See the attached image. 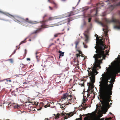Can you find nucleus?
I'll list each match as a JSON object with an SVG mask.
<instances>
[{
	"label": "nucleus",
	"instance_id": "nucleus-1",
	"mask_svg": "<svg viewBox=\"0 0 120 120\" xmlns=\"http://www.w3.org/2000/svg\"><path fill=\"white\" fill-rule=\"evenodd\" d=\"M120 72L118 69L114 72L106 73L103 74L99 82L100 87V97L102 101H101L104 107L108 109L110 107L109 102L112 101L111 99L112 94V90L113 84L115 81L116 75Z\"/></svg>",
	"mask_w": 120,
	"mask_h": 120
},
{
	"label": "nucleus",
	"instance_id": "nucleus-2",
	"mask_svg": "<svg viewBox=\"0 0 120 120\" xmlns=\"http://www.w3.org/2000/svg\"><path fill=\"white\" fill-rule=\"evenodd\" d=\"M107 55L101 54L100 53H96L94 55L93 57L95 58V61L93 64L94 66L92 68H88V69L91 70H87L88 72V76L90 77V79H92L95 80V76L97 74H98V72L97 70H98V69H100L101 67L100 64L102 63V61L103 59L105 60L106 57Z\"/></svg>",
	"mask_w": 120,
	"mask_h": 120
},
{
	"label": "nucleus",
	"instance_id": "nucleus-3",
	"mask_svg": "<svg viewBox=\"0 0 120 120\" xmlns=\"http://www.w3.org/2000/svg\"><path fill=\"white\" fill-rule=\"evenodd\" d=\"M96 39H98L96 41L97 44L96 46L94 47L95 49H96V51L97 53H100L103 55H109L107 53V51L105 52L104 50L106 48V46L104 44L103 42L101 39H100L98 38V36L97 34ZM107 51V50H106Z\"/></svg>",
	"mask_w": 120,
	"mask_h": 120
},
{
	"label": "nucleus",
	"instance_id": "nucleus-4",
	"mask_svg": "<svg viewBox=\"0 0 120 120\" xmlns=\"http://www.w3.org/2000/svg\"><path fill=\"white\" fill-rule=\"evenodd\" d=\"M119 14L120 15V11H119ZM104 20L106 24V25H105L104 24L101 23V25L103 26H106V25L108 23H109L111 22H113L115 23L116 25L114 26V28L118 29H120V21L119 19H113L112 20H110L105 18Z\"/></svg>",
	"mask_w": 120,
	"mask_h": 120
},
{
	"label": "nucleus",
	"instance_id": "nucleus-5",
	"mask_svg": "<svg viewBox=\"0 0 120 120\" xmlns=\"http://www.w3.org/2000/svg\"><path fill=\"white\" fill-rule=\"evenodd\" d=\"M72 96L70 94L65 93L63 95L62 97L61 101H65L67 105L68 104H71L73 101V99H72Z\"/></svg>",
	"mask_w": 120,
	"mask_h": 120
},
{
	"label": "nucleus",
	"instance_id": "nucleus-6",
	"mask_svg": "<svg viewBox=\"0 0 120 120\" xmlns=\"http://www.w3.org/2000/svg\"><path fill=\"white\" fill-rule=\"evenodd\" d=\"M56 19H57L55 18V17H49L48 19L44 20L42 22H41V25L40 26L38 30L35 31L34 32V33H36L38 32V31L41 30L42 29L45 28L46 27L48 26L46 23L48 21H51Z\"/></svg>",
	"mask_w": 120,
	"mask_h": 120
},
{
	"label": "nucleus",
	"instance_id": "nucleus-7",
	"mask_svg": "<svg viewBox=\"0 0 120 120\" xmlns=\"http://www.w3.org/2000/svg\"><path fill=\"white\" fill-rule=\"evenodd\" d=\"M91 81V82L88 83V89L87 91L86 92H87V98L90 95V94L89 93V92L90 90L93 89V88L94 87V83L95 82V80L92 79H90Z\"/></svg>",
	"mask_w": 120,
	"mask_h": 120
},
{
	"label": "nucleus",
	"instance_id": "nucleus-8",
	"mask_svg": "<svg viewBox=\"0 0 120 120\" xmlns=\"http://www.w3.org/2000/svg\"><path fill=\"white\" fill-rule=\"evenodd\" d=\"M73 20V19L72 18H70L68 19H66L65 20L62 21L58 22L56 23V26H59L67 22H68L67 24H68L69 23V22Z\"/></svg>",
	"mask_w": 120,
	"mask_h": 120
},
{
	"label": "nucleus",
	"instance_id": "nucleus-9",
	"mask_svg": "<svg viewBox=\"0 0 120 120\" xmlns=\"http://www.w3.org/2000/svg\"><path fill=\"white\" fill-rule=\"evenodd\" d=\"M80 41V40L79 39L76 41L75 42V49L76 51H78L79 52L80 54H82V52L80 50V49L79 47H77V45H78Z\"/></svg>",
	"mask_w": 120,
	"mask_h": 120
},
{
	"label": "nucleus",
	"instance_id": "nucleus-10",
	"mask_svg": "<svg viewBox=\"0 0 120 120\" xmlns=\"http://www.w3.org/2000/svg\"><path fill=\"white\" fill-rule=\"evenodd\" d=\"M27 23L30 24L33 23L32 21L30 20L28 18H26L25 19H23V23H22L23 25L25 26H27L28 24Z\"/></svg>",
	"mask_w": 120,
	"mask_h": 120
},
{
	"label": "nucleus",
	"instance_id": "nucleus-11",
	"mask_svg": "<svg viewBox=\"0 0 120 120\" xmlns=\"http://www.w3.org/2000/svg\"><path fill=\"white\" fill-rule=\"evenodd\" d=\"M89 29H87L84 32V35L85 37V41L86 42H88L89 38Z\"/></svg>",
	"mask_w": 120,
	"mask_h": 120
},
{
	"label": "nucleus",
	"instance_id": "nucleus-12",
	"mask_svg": "<svg viewBox=\"0 0 120 120\" xmlns=\"http://www.w3.org/2000/svg\"><path fill=\"white\" fill-rule=\"evenodd\" d=\"M120 6V1L117 3H115L113 5H111L109 6V8L111 11L113 10L116 7Z\"/></svg>",
	"mask_w": 120,
	"mask_h": 120
},
{
	"label": "nucleus",
	"instance_id": "nucleus-13",
	"mask_svg": "<svg viewBox=\"0 0 120 120\" xmlns=\"http://www.w3.org/2000/svg\"><path fill=\"white\" fill-rule=\"evenodd\" d=\"M14 18L16 21H18L20 22L22 24L23 23V18L18 16H15Z\"/></svg>",
	"mask_w": 120,
	"mask_h": 120
},
{
	"label": "nucleus",
	"instance_id": "nucleus-14",
	"mask_svg": "<svg viewBox=\"0 0 120 120\" xmlns=\"http://www.w3.org/2000/svg\"><path fill=\"white\" fill-rule=\"evenodd\" d=\"M58 104L60 105V107L62 110H64L66 107V104L65 103H64L63 104L60 103H58Z\"/></svg>",
	"mask_w": 120,
	"mask_h": 120
},
{
	"label": "nucleus",
	"instance_id": "nucleus-15",
	"mask_svg": "<svg viewBox=\"0 0 120 120\" xmlns=\"http://www.w3.org/2000/svg\"><path fill=\"white\" fill-rule=\"evenodd\" d=\"M0 13L4 14L8 16H9L10 17H13V16L12 15L10 14L9 13H5L4 12L2 11H0Z\"/></svg>",
	"mask_w": 120,
	"mask_h": 120
},
{
	"label": "nucleus",
	"instance_id": "nucleus-16",
	"mask_svg": "<svg viewBox=\"0 0 120 120\" xmlns=\"http://www.w3.org/2000/svg\"><path fill=\"white\" fill-rule=\"evenodd\" d=\"M76 113V112L75 111H74L72 112H71L69 113H67L68 114V116H69L70 117H71L74 114H75Z\"/></svg>",
	"mask_w": 120,
	"mask_h": 120
},
{
	"label": "nucleus",
	"instance_id": "nucleus-17",
	"mask_svg": "<svg viewBox=\"0 0 120 120\" xmlns=\"http://www.w3.org/2000/svg\"><path fill=\"white\" fill-rule=\"evenodd\" d=\"M39 53V52H37L35 54L36 55V57L37 60V61L38 62H39V61L40 60V56H38L37 55V54H38Z\"/></svg>",
	"mask_w": 120,
	"mask_h": 120
},
{
	"label": "nucleus",
	"instance_id": "nucleus-18",
	"mask_svg": "<svg viewBox=\"0 0 120 120\" xmlns=\"http://www.w3.org/2000/svg\"><path fill=\"white\" fill-rule=\"evenodd\" d=\"M59 53H60L59 54V58H60L61 56H63L64 52H62V51H59L58 52Z\"/></svg>",
	"mask_w": 120,
	"mask_h": 120
},
{
	"label": "nucleus",
	"instance_id": "nucleus-19",
	"mask_svg": "<svg viewBox=\"0 0 120 120\" xmlns=\"http://www.w3.org/2000/svg\"><path fill=\"white\" fill-rule=\"evenodd\" d=\"M68 17H69L70 16L73 15H74V12L72 11H71L68 13Z\"/></svg>",
	"mask_w": 120,
	"mask_h": 120
},
{
	"label": "nucleus",
	"instance_id": "nucleus-20",
	"mask_svg": "<svg viewBox=\"0 0 120 120\" xmlns=\"http://www.w3.org/2000/svg\"><path fill=\"white\" fill-rule=\"evenodd\" d=\"M26 39H25L24 40L21 41V42H20V43L19 44V45H20L21 44L23 43H25V42H26Z\"/></svg>",
	"mask_w": 120,
	"mask_h": 120
},
{
	"label": "nucleus",
	"instance_id": "nucleus-21",
	"mask_svg": "<svg viewBox=\"0 0 120 120\" xmlns=\"http://www.w3.org/2000/svg\"><path fill=\"white\" fill-rule=\"evenodd\" d=\"M83 106L81 105V106H79V109L80 110H83Z\"/></svg>",
	"mask_w": 120,
	"mask_h": 120
},
{
	"label": "nucleus",
	"instance_id": "nucleus-22",
	"mask_svg": "<svg viewBox=\"0 0 120 120\" xmlns=\"http://www.w3.org/2000/svg\"><path fill=\"white\" fill-rule=\"evenodd\" d=\"M59 115H59V114H57V115L55 116V118L58 119V118H59Z\"/></svg>",
	"mask_w": 120,
	"mask_h": 120
},
{
	"label": "nucleus",
	"instance_id": "nucleus-23",
	"mask_svg": "<svg viewBox=\"0 0 120 120\" xmlns=\"http://www.w3.org/2000/svg\"><path fill=\"white\" fill-rule=\"evenodd\" d=\"M8 60V61H10V62L11 63H13V60L12 59H9Z\"/></svg>",
	"mask_w": 120,
	"mask_h": 120
},
{
	"label": "nucleus",
	"instance_id": "nucleus-24",
	"mask_svg": "<svg viewBox=\"0 0 120 120\" xmlns=\"http://www.w3.org/2000/svg\"><path fill=\"white\" fill-rule=\"evenodd\" d=\"M47 16V14H45L44 15V16H43V19H45V18Z\"/></svg>",
	"mask_w": 120,
	"mask_h": 120
},
{
	"label": "nucleus",
	"instance_id": "nucleus-25",
	"mask_svg": "<svg viewBox=\"0 0 120 120\" xmlns=\"http://www.w3.org/2000/svg\"><path fill=\"white\" fill-rule=\"evenodd\" d=\"M20 107L19 105H17L15 106H14L15 108H19Z\"/></svg>",
	"mask_w": 120,
	"mask_h": 120
},
{
	"label": "nucleus",
	"instance_id": "nucleus-26",
	"mask_svg": "<svg viewBox=\"0 0 120 120\" xmlns=\"http://www.w3.org/2000/svg\"><path fill=\"white\" fill-rule=\"evenodd\" d=\"M83 45H84V47L85 48H87V45H86L84 43H83Z\"/></svg>",
	"mask_w": 120,
	"mask_h": 120
},
{
	"label": "nucleus",
	"instance_id": "nucleus-27",
	"mask_svg": "<svg viewBox=\"0 0 120 120\" xmlns=\"http://www.w3.org/2000/svg\"><path fill=\"white\" fill-rule=\"evenodd\" d=\"M82 115H81V114H80V118H79L78 119L79 120H82Z\"/></svg>",
	"mask_w": 120,
	"mask_h": 120
},
{
	"label": "nucleus",
	"instance_id": "nucleus-28",
	"mask_svg": "<svg viewBox=\"0 0 120 120\" xmlns=\"http://www.w3.org/2000/svg\"><path fill=\"white\" fill-rule=\"evenodd\" d=\"M79 84L80 85H81V86L82 87V86H84V83H83V82L82 83H81V84Z\"/></svg>",
	"mask_w": 120,
	"mask_h": 120
},
{
	"label": "nucleus",
	"instance_id": "nucleus-29",
	"mask_svg": "<svg viewBox=\"0 0 120 120\" xmlns=\"http://www.w3.org/2000/svg\"><path fill=\"white\" fill-rule=\"evenodd\" d=\"M79 54L78 53V54H76V56L77 57H78L79 56V57H80V54H79Z\"/></svg>",
	"mask_w": 120,
	"mask_h": 120
},
{
	"label": "nucleus",
	"instance_id": "nucleus-30",
	"mask_svg": "<svg viewBox=\"0 0 120 120\" xmlns=\"http://www.w3.org/2000/svg\"><path fill=\"white\" fill-rule=\"evenodd\" d=\"M54 4L55 5L54 7L56 8H57V4L55 3H54Z\"/></svg>",
	"mask_w": 120,
	"mask_h": 120
},
{
	"label": "nucleus",
	"instance_id": "nucleus-31",
	"mask_svg": "<svg viewBox=\"0 0 120 120\" xmlns=\"http://www.w3.org/2000/svg\"><path fill=\"white\" fill-rule=\"evenodd\" d=\"M49 9L51 10H52L53 9V8L50 6H49Z\"/></svg>",
	"mask_w": 120,
	"mask_h": 120
},
{
	"label": "nucleus",
	"instance_id": "nucleus-32",
	"mask_svg": "<svg viewBox=\"0 0 120 120\" xmlns=\"http://www.w3.org/2000/svg\"><path fill=\"white\" fill-rule=\"evenodd\" d=\"M91 18H89L88 19V22H90L91 21Z\"/></svg>",
	"mask_w": 120,
	"mask_h": 120
},
{
	"label": "nucleus",
	"instance_id": "nucleus-33",
	"mask_svg": "<svg viewBox=\"0 0 120 120\" xmlns=\"http://www.w3.org/2000/svg\"><path fill=\"white\" fill-rule=\"evenodd\" d=\"M88 107H84V106H83V110H85V109H86Z\"/></svg>",
	"mask_w": 120,
	"mask_h": 120
},
{
	"label": "nucleus",
	"instance_id": "nucleus-34",
	"mask_svg": "<svg viewBox=\"0 0 120 120\" xmlns=\"http://www.w3.org/2000/svg\"><path fill=\"white\" fill-rule=\"evenodd\" d=\"M79 64H78V63H77V64H76V65H77V66H78V65H79ZM78 69H79V66H78Z\"/></svg>",
	"mask_w": 120,
	"mask_h": 120
},
{
	"label": "nucleus",
	"instance_id": "nucleus-35",
	"mask_svg": "<svg viewBox=\"0 0 120 120\" xmlns=\"http://www.w3.org/2000/svg\"><path fill=\"white\" fill-rule=\"evenodd\" d=\"M25 55H26L27 53V51L26 49H25Z\"/></svg>",
	"mask_w": 120,
	"mask_h": 120
},
{
	"label": "nucleus",
	"instance_id": "nucleus-36",
	"mask_svg": "<svg viewBox=\"0 0 120 120\" xmlns=\"http://www.w3.org/2000/svg\"><path fill=\"white\" fill-rule=\"evenodd\" d=\"M35 104H34V105H38V102H35Z\"/></svg>",
	"mask_w": 120,
	"mask_h": 120
},
{
	"label": "nucleus",
	"instance_id": "nucleus-37",
	"mask_svg": "<svg viewBox=\"0 0 120 120\" xmlns=\"http://www.w3.org/2000/svg\"><path fill=\"white\" fill-rule=\"evenodd\" d=\"M48 106V105H46L44 107L45 108H46Z\"/></svg>",
	"mask_w": 120,
	"mask_h": 120
},
{
	"label": "nucleus",
	"instance_id": "nucleus-38",
	"mask_svg": "<svg viewBox=\"0 0 120 120\" xmlns=\"http://www.w3.org/2000/svg\"><path fill=\"white\" fill-rule=\"evenodd\" d=\"M27 60H30V58H27Z\"/></svg>",
	"mask_w": 120,
	"mask_h": 120
},
{
	"label": "nucleus",
	"instance_id": "nucleus-39",
	"mask_svg": "<svg viewBox=\"0 0 120 120\" xmlns=\"http://www.w3.org/2000/svg\"><path fill=\"white\" fill-rule=\"evenodd\" d=\"M32 103L33 104V105H34V104H35V102H32Z\"/></svg>",
	"mask_w": 120,
	"mask_h": 120
},
{
	"label": "nucleus",
	"instance_id": "nucleus-40",
	"mask_svg": "<svg viewBox=\"0 0 120 120\" xmlns=\"http://www.w3.org/2000/svg\"><path fill=\"white\" fill-rule=\"evenodd\" d=\"M6 80H7V81H9V82H11V80H7V79H6Z\"/></svg>",
	"mask_w": 120,
	"mask_h": 120
},
{
	"label": "nucleus",
	"instance_id": "nucleus-41",
	"mask_svg": "<svg viewBox=\"0 0 120 120\" xmlns=\"http://www.w3.org/2000/svg\"><path fill=\"white\" fill-rule=\"evenodd\" d=\"M15 52H16V50H14V52H13V53H12V55L14 54V53H15Z\"/></svg>",
	"mask_w": 120,
	"mask_h": 120
},
{
	"label": "nucleus",
	"instance_id": "nucleus-42",
	"mask_svg": "<svg viewBox=\"0 0 120 120\" xmlns=\"http://www.w3.org/2000/svg\"><path fill=\"white\" fill-rule=\"evenodd\" d=\"M93 91H94L93 90H91L90 91V92L91 93H92L93 92Z\"/></svg>",
	"mask_w": 120,
	"mask_h": 120
},
{
	"label": "nucleus",
	"instance_id": "nucleus-43",
	"mask_svg": "<svg viewBox=\"0 0 120 120\" xmlns=\"http://www.w3.org/2000/svg\"><path fill=\"white\" fill-rule=\"evenodd\" d=\"M54 44L53 43H52L51 44H50V45H49V46H51L52 45H53Z\"/></svg>",
	"mask_w": 120,
	"mask_h": 120
},
{
	"label": "nucleus",
	"instance_id": "nucleus-44",
	"mask_svg": "<svg viewBox=\"0 0 120 120\" xmlns=\"http://www.w3.org/2000/svg\"><path fill=\"white\" fill-rule=\"evenodd\" d=\"M54 36H55V37H57V34L55 35H54Z\"/></svg>",
	"mask_w": 120,
	"mask_h": 120
},
{
	"label": "nucleus",
	"instance_id": "nucleus-45",
	"mask_svg": "<svg viewBox=\"0 0 120 120\" xmlns=\"http://www.w3.org/2000/svg\"><path fill=\"white\" fill-rule=\"evenodd\" d=\"M85 93H84V95H83V96H84V97H86V96H85Z\"/></svg>",
	"mask_w": 120,
	"mask_h": 120
},
{
	"label": "nucleus",
	"instance_id": "nucleus-46",
	"mask_svg": "<svg viewBox=\"0 0 120 120\" xmlns=\"http://www.w3.org/2000/svg\"><path fill=\"white\" fill-rule=\"evenodd\" d=\"M109 113L110 114L113 115V114L112 113H111V112H110Z\"/></svg>",
	"mask_w": 120,
	"mask_h": 120
},
{
	"label": "nucleus",
	"instance_id": "nucleus-47",
	"mask_svg": "<svg viewBox=\"0 0 120 120\" xmlns=\"http://www.w3.org/2000/svg\"><path fill=\"white\" fill-rule=\"evenodd\" d=\"M69 28H68V30H68V31L69 30Z\"/></svg>",
	"mask_w": 120,
	"mask_h": 120
},
{
	"label": "nucleus",
	"instance_id": "nucleus-48",
	"mask_svg": "<svg viewBox=\"0 0 120 120\" xmlns=\"http://www.w3.org/2000/svg\"><path fill=\"white\" fill-rule=\"evenodd\" d=\"M112 103H110V104L111 105H112Z\"/></svg>",
	"mask_w": 120,
	"mask_h": 120
},
{
	"label": "nucleus",
	"instance_id": "nucleus-49",
	"mask_svg": "<svg viewBox=\"0 0 120 120\" xmlns=\"http://www.w3.org/2000/svg\"><path fill=\"white\" fill-rule=\"evenodd\" d=\"M103 31H104V29H103Z\"/></svg>",
	"mask_w": 120,
	"mask_h": 120
},
{
	"label": "nucleus",
	"instance_id": "nucleus-50",
	"mask_svg": "<svg viewBox=\"0 0 120 120\" xmlns=\"http://www.w3.org/2000/svg\"><path fill=\"white\" fill-rule=\"evenodd\" d=\"M99 38H101V37H99Z\"/></svg>",
	"mask_w": 120,
	"mask_h": 120
},
{
	"label": "nucleus",
	"instance_id": "nucleus-51",
	"mask_svg": "<svg viewBox=\"0 0 120 120\" xmlns=\"http://www.w3.org/2000/svg\"><path fill=\"white\" fill-rule=\"evenodd\" d=\"M81 56H82V55H81Z\"/></svg>",
	"mask_w": 120,
	"mask_h": 120
},
{
	"label": "nucleus",
	"instance_id": "nucleus-52",
	"mask_svg": "<svg viewBox=\"0 0 120 120\" xmlns=\"http://www.w3.org/2000/svg\"><path fill=\"white\" fill-rule=\"evenodd\" d=\"M119 59H120V58H119Z\"/></svg>",
	"mask_w": 120,
	"mask_h": 120
},
{
	"label": "nucleus",
	"instance_id": "nucleus-53",
	"mask_svg": "<svg viewBox=\"0 0 120 120\" xmlns=\"http://www.w3.org/2000/svg\"><path fill=\"white\" fill-rule=\"evenodd\" d=\"M40 109H38V110H40Z\"/></svg>",
	"mask_w": 120,
	"mask_h": 120
},
{
	"label": "nucleus",
	"instance_id": "nucleus-54",
	"mask_svg": "<svg viewBox=\"0 0 120 120\" xmlns=\"http://www.w3.org/2000/svg\"><path fill=\"white\" fill-rule=\"evenodd\" d=\"M29 40V41H31V40H30H30Z\"/></svg>",
	"mask_w": 120,
	"mask_h": 120
}]
</instances>
